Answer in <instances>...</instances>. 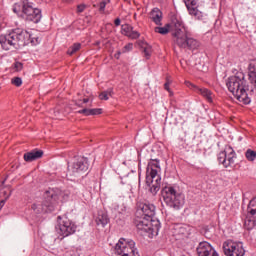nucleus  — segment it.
I'll list each match as a JSON object with an SVG mask.
<instances>
[{
    "label": "nucleus",
    "mask_w": 256,
    "mask_h": 256,
    "mask_svg": "<svg viewBox=\"0 0 256 256\" xmlns=\"http://www.w3.org/2000/svg\"><path fill=\"white\" fill-rule=\"evenodd\" d=\"M185 83H186L187 87H193V89H195V91H197V86L193 85V84H192L191 82H189V81H186Z\"/></svg>",
    "instance_id": "nucleus-38"
},
{
    "label": "nucleus",
    "mask_w": 256,
    "mask_h": 256,
    "mask_svg": "<svg viewBox=\"0 0 256 256\" xmlns=\"http://www.w3.org/2000/svg\"><path fill=\"white\" fill-rule=\"evenodd\" d=\"M237 158V154L233 148L228 147L226 150L220 152L218 154V161L227 169V167H231V165L235 164V159Z\"/></svg>",
    "instance_id": "nucleus-13"
},
{
    "label": "nucleus",
    "mask_w": 256,
    "mask_h": 256,
    "mask_svg": "<svg viewBox=\"0 0 256 256\" xmlns=\"http://www.w3.org/2000/svg\"><path fill=\"white\" fill-rule=\"evenodd\" d=\"M247 212L252 217H256V197L249 202Z\"/></svg>",
    "instance_id": "nucleus-25"
},
{
    "label": "nucleus",
    "mask_w": 256,
    "mask_h": 256,
    "mask_svg": "<svg viewBox=\"0 0 256 256\" xmlns=\"http://www.w3.org/2000/svg\"><path fill=\"white\" fill-rule=\"evenodd\" d=\"M198 256H219L215 248L209 242H200L196 248Z\"/></svg>",
    "instance_id": "nucleus-14"
},
{
    "label": "nucleus",
    "mask_w": 256,
    "mask_h": 256,
    "mask_svg": "<svg viewBox=\"0 0 256 256\" xmlns=\"http://www.w3.org/2000/svg\"><path fill=\"white\" fill-rule=\"evenodd\" d=\"M12 11L18 15V17L26 19V21H32L33 23H39V21H41V10L34 8L27 0L15 3L12 7Z\"/></svg>",
    "instance_id": "nucleus-6"
},
{
    "label": "nucleus",
    "mask_w": 256,
    "mask_h": 256,
    "mask_svg": "<svg viewBox=\"0 0 256 256\" xmlns=\"http://www.w3.org/2000/svg\"><path fill=\"white\" fill-rule=\"evenodd\" d=\"M114 24L116 25V27H119V25H121V19L116 18Z\"/></svg>",
    "instance_id": "nucleus-40"
},
{
    "label": "nucleus",
    "mask_w": 256,
    "mask_h": 256,
    "mask_svg": "<svg viewBox=\"0 0 256 256\" xmlns=\"http://www.w3.org/2000/svg\"><path fill=\"white\" fill-rule=\"evenodd\" d=\"M256 216H252L248 213V215L246 216V219L244 221V227L245 229H247L248 231H250V229H253L256 225Z\"/></svg>",
    "instance_id": "nucleus-23"
},
{
    "label": "nucleus",
    "mask_w": 256,
    "mask_h": 256,
    "mask_svg": "<svg viewBox=\"0 0 256 256\" xmlns=\"http://www.w3.org/2000/svg\"><path fill=\"white\" fill-rule=\"evenodd\" d=\"M81 49V43H74L67 51L68 55H75Z\"/></svg>",
    "instance_id": "nucleus-28"
},
{
    "label": "nucleus",
    "mask_w": 256,
    "mask_h": 256,
    "mask_svg": "<svg viewBox=\"0 0 256 256\" xmlns=\"http://www.w3.org/2000/svg\"><path fill=\"white\" fill-rule=\"evenodd\" d=\"M108 3H111V0H102L98 4L100 13H103V11H105V7H107Z\"/></svg>",
    "instance_id": "nucleus-32"
},
{
    "label": "nucleus",
    "mask_w": 256,
    "mask_h": 256,
    "mask_svg": "<svg viewBox=\"0 0 256 256\" xmlns=\"http://www.w3.org/2000/svg\"><path fill=\"white\" fill-rule=\"evenodd\" d=\"M67 195L59 188H49L44 194L42 204H32L35 213H53L59 209V201H65Z\"/></svg>",
    "instance_id": "nucleus-4"
},
{
    "label": "nucleus",
    "mask_w": 256,
    "mask_h": 256,
    "mask_svg": "<svg viewBox=\"0 0 256 256\" xmlns=\"http://www.w3.org/2000/svg\"><path fill=\"white\" fill-rule=\"evenodd\" d=\"M4 205H5V200H1V202H0V209H3Z\"/></svg>",
    "instance_id": "nucleus-42"
},
{
    "label": "nucleus",
    "mask_w": 256,
    "mask_h": 256,
    "mask_svg": "<svg viewBox=\"0 0 256 256\" xmlns=\"http://www.w3.org/2000/svg\"><path fill=\"white\" fill-rule=\"evenodd\" d=\"M78 13H83L85 11V4H80L77 7Z\"/></svg>",
    "instance_id": "nucleus-36"
},
{
    "label": "nucleus",
    "mask_w": 256,
    "mask_h": 256,
    "mask_svg": "<svg viewBox=\"0 0 256 256\" xmlns=\"http://www.w3.org/2000/svg\"><path fill=\"white\" fill-rule=\"evenodd\" d=\"M12 85H15V87H21L23 85V80L20 77H14L11 79Z\"/></svg>",
    "instance_id": "nucleus-33"
},
{
    "label": "nucleus",
    "mask_w": 256,
    "mask_h": 256,
    "mask_svg": "<svg viewBox=\"0 0 256 256\" xmlns=\"http://www.w3.org/2000/svg\"><path fill=\"white\" fill-rule=\"evenodd\" d=\"M136 249L134 241L127 242L124 238H120L115 246L114 253L119 256H129Z\"/></svg>",
    "instance_id": "nucleus-11"
},
{
    "label": "nucleus",
    "mask_w": 256,
    "mask_h": 256,
    "mask_svg": "<svg viewBox=\"0 0 256 256\" xmlns=\"http://www.w3.org/2000/svg\"><path fill=\"white\" fill-rule=\"evenodd\" d=\"M248 76L250 81V91L256 94V60H251L248 67Z\"/></svg>",
    "instance_id": "nucleus-16"
},
{
    "label": "nucleus",
    "mask_w": 256,
    "mask_h": 256,
    "mask_svg": "<svg viewBox=\"0 0 256 256\" xmlns=\"http://www.w3.org/2000/svg\"><path fill=\"white\" fill-rule=\"evenodd\" d=\"M95 221L97 225H101V227H105V225L109 223V216L107 215V213L103 211H99Z\"/></svg>",
    "instance_id": "nucleus-22"
},
{
    "label": "nucleus",
    "mask_w": 256,
    "mask_h": 256,
    "mask_svg": "<svg viewBox=\"0 0 256 256\" xmlns=\"http://www.w3.org/2000/svg\"><path fill=\"white\" fill-rule=\"evenodd\" d=\"M23 157L26 163H32V161H37V159H41V157H43V150H32L25 153Z\"/></svg>",
    "instance_id": "nucleus-18"
},
{
    "label": "nucleus",
    "mask_w": 256,
    "mask_h": 256,
    "mask_svg": "<svg viewBox=\"0 0 256 256\" xmlns=\"http://www.w3.org/2000/svg\"><path fill=\"white\" fill-rule=\"evenodd\" d=\"M113 96V89H108L106 91H103L100 95H99V99H101V101H109V97Z\"/></svg>",
    "instance_id": "nucleus-27"
},
{
    "label": "nucleus",
    "mask_w": 256,
    "mask_h": 256,
    "mask_svg": "<svg viewBox=\"0 0 256 256\" xmlns=\"http://www.w3.org/2000/svg\"><path fill=\"white\" fill-rule=\"evenodd\" d=\"M89 171V159L78 156L74 159V162L68 165V175L70 177H79Z\"/></svg>",
    "instance_id": "nucleus-10"
},
{
    "label": "nucleus",
    "mask_w": 256,
    "mask_h": 256,
    "mask_svg": "<svg viewBox=\"0 0 256 256\" xmlns=\"http://www.w3.org/2000/svg\"><path fill=\"white\" fill-rule=\"evenodd\" d=\"M193 228L189 225H176L174 235L180 239H187L191 235Z\"/></svg>",
    "instance_id": "nucleus-17"
},
{
    "label": "nucleus",
    "mask_w": 256,
    "mask_h": 256,
    "mask_svg": "<svg viewBox=\"0 0 256 256\" xmlns=\"http://www.w3.org/2000/svg\"><path fill=\"white\" fill-rule=\"evenodd\" d=\"M164 89H166V91H169V93H171V90L169 89V82H166L164 84Z\"/></svg>",
    "instance_id": "nucleus-41"
},
{
    "label": "nucleus",
    "mask_w": 256,
    "mask_h": 256,
    "mask_svg": "<svg viewBox=\"0 0 256 256\" xmlns=\"http://www.w3.org/2000/svg\"><path fill=\"white\" fill-rule=\"evenodd\" d=\"M245 157H246V159L248 161H255V159H256V152H255V150L248 149L245 152Z\"/></svg>",
    "instance_id": "nucleus-30"
},
{
    "label": "nucleus",
    "mask_w": 256,
    "mask_h": 256,
    "mask_svg": "<svg viewBox=\"0 0 256 256\" xmlns=\"http://www.w3.org/2000/svg\"><path fill=\"white\" fill-rule=\"evenodd\" d=\"M56 231L62 237L61 239H65V237H69V235H73V233H75V231H77V225H75V223H73L65 215L58 216Z\"/></svg>",
    "instance_id": "nucleus-9"
},
{
    "label": "nucleus",
    "mask_w": 256,
    "mask_h": 256,
    "mask_svg": "<svg viewBox=\"0 0 256 256\" xmlns=\"http://www.w3.org/2000/svg\"><path fill=\"white\" fill-rule=\"evenodd\" d=\"M168 27H170L174 45H177L180 49L197 51V49L201 47V43L197 39L191 37V32L189 31V28L185 26L181 17L172 15Z\"/></svg>",
    "instance_id": "nucleus-1"
},
{
    "label": "nucleus",
    "mask_w": 256,
    "mask_h": 256,
    "mask_svg": "<svg viewBox=\"0 0 256 256\" xmlns=\"http://www.w3.org/2000/svg\"><path fill=\"white\" fill-rule=\"evenodd\" d=\"M27 37H29V33L21 28H16L6 35H1L0 44L5 51H9L11 47L17 49L22 45H27Z\"/></svg>",
    "instance_id": "nucleus-5"
},
{
    "label": "nucleus",
    "mask_w": 256,
    "mask_h": 256,
    "mask_svg": "<svg viewBox=\"0 0 256 256\" xmlns=\"http://www.w3.org/2000/svg\"><path fill=\"white\" fill-rule=\"evenodd\" d=\"M162 199L164 203L171 209L179 211L183 205H185V196L181 193H177V190L173 186H166L161 191Z\"/></svg>",
    "instance_id": "nucleus-8"
},
{
    "label": "nucleus",
    "mask_w": 256,
    "mask_h": 256,
    "mask_svg": "<svg viewBox=\"0 0 256 256\" xmlns=\"http://www.w3.org/2000/svg\"><path fill=\"white\" fill-rule=\"evenodd\" d=\"M15 67L17 71H21L23 69V64L21 62H16Z\"/></svg>",
    "instance_id": "nucleus-37"
},
{
    "label": "nucleus",
    "mask_w": 256,
    "mask_h": 256,
    "mask_svg": "<svg viewBox=\"0 0 256 256\" xmlns=\"http://www.w3.org/2000/svg\"><path fill=\"white\" fill-rule=\"evenodd\" d=\"M10 196H11V193H9V194L6 196V199H9Z\"/></svg>",
    "instance_id": "nucleus-43"
},
{
    "label": "nucleus",
    "mask_w": 256,
    "mask_h": 256,
    "mask_svg": "<svg viewBox=\"0 0 256 256\" xmlns=\"http://www.w3.org/2000/svg\"><path fill=\"white\" fill-rule=\"evenodd\" d=\"M26 39H30L32 45H39V43H41V38L35 37L31 34H28V36H26Z\"/></svg>",
    "instance_id": "nucleus-31"
},
{
    "label": "nucleus",
    "mask_w": 256,
    "mask_h": 256,
    "mask_svg": "<svg viewBox=\"0 0 256 256\" xmlns=\"http://www.w3.org/2000/svg\"><path fill=\"white\" fill-rule=\"evenodd\" d=\"M142 49H143L144 57H146V59H149L151 57V53L153 52L151 45L144 44L142 46Z\"/></svg>",
    "instance_id": "nucleus-29"
},
{
    "label": "nucleus",
    "mask_w": 256,
    "mask_h": 256,
    "mask_svg": "<svg viewBox=\"0 0 256 256\" xmlns=\"http://www.w3.org/2000/svg\"><path fill=\"white\" fill-rule=\"evenodd\" d=\"M133 49V43H129L124 46L123 53H127V51H131Z\"/></svg>",
    "instance_id": "nucleus-35"
},
{
    "label": "nucleus",
    "mask_w": 256,
    "mask_h": 256,
    "mask_svg": "<svg viewBox=\"0 0 256 256\" xmlns=\"http://www.w3.org/2000/svg\"><path fill=\"white\" fill-rule=\"evenodd\" d=\"M150 19L155 23V25H161V21L163 19V12L159 10V8H154L150 12Z\"/></svg>",
    "instance_id": "nucleus-20"
},
{
    "label": "nucleus",
    "mask_w": 256,
    "mask_h": 256,
    "mask_svg": "<svg viewBox=\"0 0 256 256\" xmlns=\"http://www.w3.org/2000/svg\"><path fill=\"white\" fill-rule=\"evenodd\" d=\"M128 256H139V252L137 251V248L133 250Z\"/></svg>",
    "instance_id": "nucleus-39"
},
{
    "label": "nucleus",
    "mask_w": 256,
    "mask_h": 256,
    "mask_svg": "<svg viewBox=\"0 0 256 256\" xmlns=\"http://www.w3.org/2000/svg\"><path fill=\"white\" fill-rule=\"evenodd\" d=\"M122 31L126 37H130V39H139L141 34L138 31L133 30V26L129 24L122 25Z\"/></svg>",
    "instance_id": "nucleus-19"
},
{
    "label": "nucleus",
    "mask_w": 256,
    "mask_h": 256,
    "mask_svg": "<svg viewBox=\"0 0 256 256\" xmlns=\"http://www.w3.org/2000/svg\"><path fill=\"white\" fill-rule=\"evenodd\" d=\"M226 87L242 105L251 103V98L247 94V91L251 93V84H247L245 74L239 72L235 76L229 77L226 81Z\"/></svg>",
    "instance_id": "nucleus-3"
},
{
    "label": "nucleus",
    "mask_w": 256,
    "mask_h": 256,
    "mask_svg": "<svg viewBox=\"0 0 256 256\" xmlns=\"http://www.w3.org/2000/svg\"><path fill=\"white\" fill-rule=\"evenodd\" d=\"M159 171H161L159 160H150L146 171V185L152 195H157L159 189H161V176L159 175Z\"/></svg>",
    "instance_id": "nucleus-7"
},
{
    "label": "nucleus",
    "mask_w": 256,
    "mask_h": 256,
    "mask_svg": "<svg viewBox=\"0 0 256 256\" xmlns=\"http://www.w3.org/2000/svg\"><path fill=\"white\" fill-rule=\"evenodd\" d=\"M184 3L191 15L198 19V21H202L203 19V12L197 9V0H184Z\"/></svg>",
    "instance_id": "nucleus-15"
},
{
    "label": "nucleus",
    "mask_w": 256,
    "mask_h": 256,
    "mask_svg": "<svg viewBox=\"0 0 256 256\" xmlns=\"http://www.w3.org/2000/svg\"><path fill=\"white\" fill-rule=\"evenodd\" d=\"M154 31H155V33H160V35H167V33H169V31H171V28L168 23L164 27H155Z\"/></svg>",
    "instance_id": "nucleus-26"
},
{
    "label": "nucleus",
    "mask_w": 256,
    "mask_h": 256,
    "mask_svg": "<svg viewBox=\"0 0 256 256\" xmlns=\"http://www.w3.org/2000/svg\"><path fill=\"white\" fill-rule=\"evenodd\" d=\"M196 92L200 93L202 97H205L209 103L213 101V93H211L209 89L196 87Z\"/></svg>",
    "instance_id": "nucleus-24"
},
{
    "label": "nucleus",
    "mask_w": 256,
    "mask_h": 256,
    "mask_svg": "<svg viewBox=\"0 0 256 256\" xmlns=\"http://www.w3.org/2000/svg\"><path fill=\"white\" fill-rule=\"evenodd\" d=\"M85 103H89V98H84V99L82 100V102H81V100H78V101L76 102V105H78V107H85V106H83V104H85Z\"/></svg>",
    "instance_id": "nucleus-34"
},
{
    "label": "nucleus",
    "mask_w": 256,
    "mask_h": 256,
    "mask_svg": "<svg viewBox=\"0 0 256 256\" xmlns=\"http://www.w3.org/2000/svg\"><path fill=\"white\" fill-rule=\"evenodd\" d=\"M78 113L80 115H85L86 117H89L90 115H101V113H103V109L101 108L89 109L84 107L82 110H79Z\"/></svg>",
    "instance_id": "nucleus-21"
},
{
    "label": "nucleus",
    "mask_w": 256,
    "mask_h": 256,
    "mask_svg": "<svg viewBox=\"0 0 256 256\" xmlns=\"http://www.w3.org/2000/svg\"><path fill=\"white\" fill-rule=\"evenodd\" d=\"M5 195V191L2 192Z\"/></svg>",
    "instance_id": "nucleus-44"
},
{
    "label": "nucleus",
    "mask_w": 256,
    "mask_h": 256,
    "mask_svg": "<svg viewBox=\"0 0 256 256\" xmlns=\"http://www.w3.org/2000/svg\"><path fill=\"white\" fill-rule=\"evenodd\" d=\"M155 217V205L149 202H138L137 210L134 218V225L138 229L139 233H159L161 224L159 221H153Z\"/></svg>",
    "instance_id": "nucleus-2"
},
{
    "label": "nucleus",
    "mask_w": 256,
    "mask_h": 256,
    "mask_svg": "<svg viewBox=\"0 0 256 256\" xmlns=\"http://www.w3.org/2000/svg\"><path fill=\"white\" fill-rule=\"evenodd\" d=\"M223 251L226 256H245V248L241 242H225Z\"/></svg>",
    "instance_id": "nucleus-12"
}]
</instances>
